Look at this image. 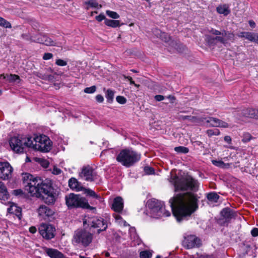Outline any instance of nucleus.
<instances>
[{
	"instance_id": "f257e3e1",
	"label": "nucleus",
	"mask_w": 258,
	"mask_h": 258,
	"mask_svg": "<svg viewBox=\"0 0 258 258\" xmlns=\"http://www.w3.org/2000/svg\"><path fill=\"white\" fill-rule=\"evenodd\" d=\"M23 181L25 189L31 196L42 197L44 202L48 204L54 203L56 195L50 180L43 179L40 177L25 173L23 174Z\"/></svg>"
},
{
	"instance_id": "f03ea898",
	"label": "nucleus",
	"mask_w": 258,
	"mask_h": 258,
	"mask_svg": "<svg viewBox=\"0 0 258 258\" xmlns=\"http://www.w3.org/2000/svg\"><path fill=\"white\" fill-rule=\"evenodd\" d=\"M198 197L191 192L178 194L169 201L173 214L178 222L189 217L198 208Z\"/></svg>"
},
{
	"instance_id": "7ed1b4c3",
	"label": "nucleus",
	"mask_w": 258,
	"mask_h": 258,
	"mask_svg": "<svg viewBox=\"0 0 258 258\" xmlns=\"http://www.w3.org/2000/svg\"><path fill=\"white\" fill-rule=\"evenodd\" d=\"M141 158V154L132 149H125L121 150L117 155L116 159L122 166L129 168L138 162Z\"/></svg>"
},
{
	"instance_id": "20e7f679",
	"label": "nucleus",
	"mask_w": 258,
	"mask_h": 258,
	"mask_svg": "<svg viewBox=\"0 0 258 258\" xmlns=\"http://www.w3.org/2000/svg\"><path fill=\"white\" fill-rule=\"evenodd\" d=\"M27 146L35 150L46 152L50 150L51 142L45 135H34L27 138Z\"/></svg>"
},
{
	"instance_id": "39448f33",
	"label": "nucleus",
	"mask_w": 258,
	"mask_h": 258,
	"mask_svg": "<svg viewBox=\"0 0 258 258\" xmlns=\"http://www.w3.org/2000/svg\"><path fill=\"white\" fill-rule=\"evenodd\" d=\"M170 181L174 184L176 191L188 189L197 190L198 188V181L190 176L179 178L175 175L171 177Z\"/></svg>"
},
{
	"instance_id": "423d86ee",
	"label": "nucleus",
	"mask_w": 258,
	"mask_h": 258,
	"mask_svg": "<svg viewBox=\"0 0 258 258\" xmlns=\"http://www.w3.org/2000/svg\"><path fill=\"white\" fill-rule=\"evenodd\" d=\"M150 210L151 216L155 218L167 217L170 216V212L165 209L164 202L156 199L149 200L147 203Z\"/></svg>"
},
{
	"instance_id": "0eeeda50",
	"label": "nucleus",
	"mask_w": 258,
	"mask_h": 258,
	"mask_svg": "<svg viewBox=\"0 0 258 258\" xmlns=\"http://www.w3.org/2000/svg\"><path fill=\"white\" fill-rule=\"evenodd\" d=\"M92 238V234L90 232L83 229H78L75 231L72 243L74 245L87 247L91 243Z\"/></svg>"
},
{
	"instance_id": "6e6552de",
	"label": "nucleus",
	"mask_w": 258,
	"mask_h": 258,
	"mask_svg": "<svg viewBox=\"0 0 258 258\" xmlns=\"http://www.w3.org/2000/svg\"><path fill=\"white\" fill-rule=\"evenodd\" d=\"M66 204L69 208H82L89 209L90 206L84 198L79 195L70 194L66 197Z\"/></svg>"
},
{
	"instance_id": "1a4fd4ad",
	"label": "nucleus",
	"mask_w": 258,
	"mask_h": 258,
	"mask_svg": "<svg viewBox=\"0 0 258 258\" xmlns=\"http://www.w3.org/2000/svg\"><path fill=\"white\" fill-rule=\"evenodd\" d=\"M69 187L73 190L77 191H84L87 196L92 198L99 202L102 201V198L100 195H97L94 190L90 188H85L83 187L82 184L75 178H71L69 180Z\"/></svg>"
},
{
	"instance_id": "9d476101",
	"label": "nucleus",
	"mask_w": 258,
	"mask_h": 258,
	"mask_svg": "<svg viewBox=\"0 0 258 258\" xmlns=\"http://www.w3.org/2000/svg\"><path fill=\"white\" fill-rule=\"evenodd\" d=\"M10 146L11 149L16 153H21L27 146V138H19L14 137L10 140Z\"/></svg>"
},
{
	"instance_id": "9b49d317",
	"label": "nucleus",
	"mask_w": 258,
	"mask_h": 258,
	"mask_svg": "<svg viewBox=\"0 0 258 258\" xmlns=\"http://www.w3.org/2000/svg\"><path fill=\"white\" fill-rule=\"evenodd\" d=\"M84 224L87 223L91 227L96 228L97 232L99 233L101 231H104L107 228V224L102 218L93 217L89 218L84 221Z\"/></svg>"
},
{
	"instance_id": "f8f14e48",
	"label": "nucleus",
	"mask_w": 258,
	"mask_h": 258,
	"mask_svg": "<svg viewBox=\"0 0 258 258\" xmlns=\"http://www.w3.org/2000/svg\"><path fill=\"white\" fill-rule=\"evenodd\" d=\"M79 175L81 178L88 181H93L98 178L97 173L90 166L83 167Z\"/></svg>"
},
{
	"instance_id": "ddd939ff",
	"label": "nucleus",
	"mask_w": 258,
	"mask_h": 258,
	"mask_svg": "<svg viewBox=\"0 0 258 258\" xmlns=\"http://www.w3.org/2000/svg\"><path fill=\"white\" fill-rule=\"evenodd\" d=\"M55 228L51 224H42L39 228V232L46 239H51L54 236Z\"/></svg>"
},
{
	"instance_id": "4468645a",
	"label": "nucleus",
	"mask_w": 258,
	"mask_h": 258,
	"mask_svg": "<svg viewBox=\"0 0 258 258\" xmlns=\"http://www.w3.org/2000/svg\"><path fill=\"white\" fill-rule=\"evenodd\" d=\"M13 167L8 162H0V178L4 180L9 179L12 176Z\"/></svg>"
},
{
	"instance_id": "2eb2a0df",
	"label": "nucleus",
	"mask_w": 258,
	"mask_h": 258,
	"mask_svg": "<svg viewBox=\"0 0 258 258\" xmlns=\"http://www.w3.org/2000/svg\"><path fill=\"white\" fill-rule=\"evenodd\" d=\"M200 244V239L194 235L184 236V239L183 241V245L187 248L199 247Z\"/></svg>"
},
{
	"instance_id": "dca6fc26",
	"label": "nucleus",
	"mask_w": 258,
	"mask_h": 258,
	"mask_svg": "<svg viewBox=\"0 0 258 258\" xmlns=\"http://www.w3.org/2000/svg\"><path fill=\"white\" fill-rule=\"evenodd\" d=\"M37 212L39 218L43 220H47L54 214V211L51 209L44 205L39 206Z\"/></svg>"
},
{
	"instance_id": "f3484780",
	"label": "nucleus",
	"mask_w": 258,
	"mask_h": 258,
	"mask_svg": "<svg viewBox=\"0 0 258 258\" xmlns=\"http://www.w3.org/2000/svg\"><path fill=\"white\" fill-rule=\"evenodd\" d=\"M37 38H36L35 41H36L37 43H39L41 44H43L46 46H60L61 44L59 43H57L53 40H52L51 38L48 37L46 35L44 34H38L37 35Z\"/></svg>"
},
{
	"instance_id": "a211bd4d",
	"label": "nucleus",
	"mask_w": 258,
	"mask_h": 258,
	"mask_svg": "<svg viewBox=\"0 0 258 258\" xmlns=\"http://www.w3.org/2000/svg\"><path fill=\"white\" fill-rule=\"evenodd\" d=\"M123 208V201L121 197L115 198L111 204V209L116 213H120Z\"/></svg>"
},
{
	"instance_id": "6ab92c4d",
	"label": "nucleus",
	"mask_w": 258,
	"mask_h": 258,
	"mask_svg": "<svg viewBox=\"0 0 258 258\" xmlns=\"http://www.w3.org/2000/svg\"><path fill=\"white\" fill-rule=\"evenodd\" d=\"M205 119H206V122L209 123V126H211L221 127H227L228 126L227 123L215 117H209L207 119L205 118Z\"/></svg>"
},
{
	"instance_id": "aec40b11",
	"label": "nucleus",
	"mask_w": 258,
	"mask_h": 258,
	"mask_svg": "<svg viewBox=\"0 0 258 258\" xmlns=\"http://www.w3.org/2000/svg\"><path fill=\"white\" fill-rule=\"evenodd\" d=\"M44 252L50 258H63L64 255L62 253L58 251L57 249L48 248L45 247L43 248Z\"/></svg>"
},
{
	"instance_id": "412c9836",
	"label": "nucleus",
	"mask_w": 258,
	"mask_h": 258,
	"mask_svg": "<svg viewBox=\"0 0 258 258\" xmlns=\"http://www.w3.org/2000/svg\"><path fill=\"white\" fill-rule=\"evenodd\" d=\"M221 216L226 221H229L233 218H235L237 214L236 212L229 208H224L221 211Z\"/></svg>"
},
{
	"instance_id": "4be33fe9",
	"label": "nucleus",
	"mask_w": 258,
	"mask_h": 258,
	"mask_svg": "<svg viewBox=\"0 0 258 258\" xmlns=\"http://www.w3.org/2000/svg\"><path fill=\"white\" fill-rule=\"evenodd\" d=\"M257 112L258 109L245 108L241 111V113L243 116L256 119Z\"/></svg>"
},
{
	"instance_id": "5701e85b",
	"label": "nucleus",
	"mask_w": 258,
	"mask_h": 258,
	"mask_svg": "<svg viewBox=\"0 0 258 258\" xmlns=\"http://www.w3.org/2000/svg\"><path fill=\"white\" fill-rule=\"evenodd\" d=\"M9 198V195L4 183L0 182V200L6 201Z\"/></svg>"
},
{
	"instance_id": "b1692460",
	"label": "nucleus",
	"mask_w": 258,
	"mask_h": 258,
	"mask_svg": "<svg viewBox=\"0 0 258 258\" xmlns=\"http://www.w3.org/2000/svg\"><path fill=\"white\" fill-rule=\"evenodd\" d=\"M8 212L9 213L13 214L17 216L19 219L21 217V208L15 204H13L8 208Z\"/></svg>"
},
{
	"instance_id": "393cba45",
	"label": "nucleus",
	"mask_w": 258,
	"mask_h": 258,
	"mask_svg": "<svg viewBox=\"0 0 258 258\" xmlns=\"http://www.w3.org/2000/svg\"><path fill=\"white\" fill-rule=\"evenodd\" d=\"M217 12L220 14H223L224 16L228 15L230 13V10L227 5H221L217 8Z\"/></svg>"
},
{
	"instance_id": "a878e982",
	"label": "nucleus",
	"mask_w": 258,
	"mask_h": 258,
	"mask_svg": "<svg viewBox=\"0 0 258 258\" xmlns=\"http://www.w3.org/2000/svg\"><path fill=\"white\" fill-rule=\"evenodd\" d=\"M85 5H87L86 9L88 10L90 8L94 9H99L101 8V5H99L96 0H89L84 2Z\"/></svg>"
},
{
	"instance_id": "bb28decb",
	"label": "nucleus",
	"mask_w": 258,
	"mask_h": 258,
	"mask_svg": "<svg viewBox=\"0 0 258 258\" xmlns=\"http://www.w3.org/2000/svg\"><path fill=\"white\" fill-rule=\"evenodd\" d=\"M245 39H247L250 42L258 44V33L247 32Z\"/></svg>"
},
{
	"instance_id": "cd10ccee",
	"label": "nucleus",
	"mask_w": 258,
	"mask_h": 258,
	"mask_svg": "<svg viewBox=\"0 0 258 258\" xmlns=\"http://www.w3.org/2000/svg\"><path fill=\"white\" fill-rule=\"evenodd\" d=\"M104 24L112 28H116L120 26V22L118 20H114L106 19L105 20Z\"/></svg>"
},
{
	"instance_id": "c85d7f7f",
	"label": "nucleus",
	"mask_w": 258,
	"mask_h": 258,
	"mask_svg": "<svg viewBox=\"0 0 258 258\" xmlns=\"http://www.w3.org/2000/svg\"><path fill=\"white\" fill-rule=\"evenodd\" d=\"M212 162L214 165L223 169L228 168L230 166V164L225 163L221 160H213L212 161Z\"/></svg>"
},
{
	"instance_id": "c756f323",
	"label": "nucleus",
	"mask_w": 258,
	"mask_h": 258,
	"mask_svg": "<svg viewBox=\"0 0 258 258\" xmlns=\"http://www.w3.org/2000/svg\"><path fill=\"white\" fill-rule=\"evenodd\" d=\"M160 37L162 40L168 43L169 45L172 47H174V42L171 40V37L167 34L164 32L161 33Z\"/></svg>"
},
{
	"instance_id": "7c9ffc66",
	"label": "nucleus",
	"mask_w": 258,
	"mask_h": 258,
	"mask_svg": "<svg viewBox=\"0 0 258 258\" xmlns=\"http://www.w3.org/2000/svg\"><path fill=\"white\" fill-rule=\"evenodd\" d=\"M211 33H212L213 35L218 36V35H222V36H228L230 34L232 35V34H230L229 32L226 31L225 30H223L222 31H219L218 30H217L216 29H211V30L209 31Z\"/></svg>"
},
{
	"instance_id": "2f4dec72",
	"label": "nucleus",
	"mask_w": 258,
	"mask_h": 258,
	"mask_svg": "<svg viewBox=\"0 0 258 258\" xmlns=\"http://www.w3.org/2000/svg\"><path fill=\"white\" fill-rule=\"evenodd\" d=\"M207 198L209 201L216 203L218 202L220 197L216 192H212L208 194Z\"/></svg>"
},
{
	"instance_id": "473e14b6",
	"label": "nucleus",
	"mask_w": 258,
	"mask_h": 258,
	"mask_svg": "<svg viewBox=\"0 0 258 258\" xmlns=\"http://www.w3.org/2000/svg\"><path fill=\"white\" fill-rule=\"evenodd\" d=\"M119 213H115L113 214V217L114 219H115V221L116 222H117L119 224H122L126 226L127 225H128L126 222L125 221H123L120 216V215L119 214Z\"/></svg>"
},
{
	"instance_id": "72a5a7b5",
	"label": "nucleus",
	"mask_w": 258,
	"mask_h": 258,
	"mask_svg": "<svg viewBox=\"0 0 258 258\" xmlns=\"http://www.w3.org/2000/svg\"><path fill=\"white\" fill-rule=\"evenodd\" d=\"M179 118L182 120L187 119L191 122H196L198 121V118L196 116L188 115H180Z\"/></svg>"
},
{
	"instance_id": "f704fd0d",
	"label": "nucleus",
	"mask_w": 258,
	"mask_h": 258,
	"mask_svg": "<svg viewBox=\"0 0 258 258\" xmlns=\"http://www.w3.org/2000/svg\"><path fill=\"white\" fill-rule=\"evenodd\" d=\"M114 93L113 91L110 89H108L106 91V98L107 101L109 103H111L114 98Z\"/></svg>"
},
{
	"instance_id": "c9c22d12",
	"label": "nucleus",
	"mask_w": 258,
	"mask_h": 258,
	"mask_svg": "<svg viewBox=\"0 0 258 258\" xmlns=\"http://www.w3.org/2000/svg\"><path fill=\"white\" fill-rule=\"evenodd\" d=\"M0 26L6 28H11L12 27L11 23L6 20L0 17Z\"/></svg>"
},
{
	"instance_id": "e433bc0d",
	"label": "nucleus",
	"mask_w": 258,
	"mask_h": 258,
	"mask_svg": "<svg viewBox=\"0 0 258 258\" xmlns=\"http://www.w3.org/2000/svg\"><path fill=\"white\" fill-rule=\"evenodd\" d=\"M17 80H20V77L17 75L10 74L7 75V80H8L10 83L14 82Z\"/></svg>"
},
{
	"instance_id": "4c0bfd02",
	"label": "nucleus",
	"mask_w": 258,
	"mask_h": 258,
	"mask_svg": "<svg viewBox=\"0 0 258 258\" xmlns=\"http://www.w3.org/2000/svg\"><path fill=\"white\" fill-rule=\"evenodd\" d=\"M106 14L108 17H109L112 19H118L120 17L119 15L116 12H114V11L107 10L106 11Z\"/></svg>"
},
{
	"instance_id": "58836bf2",
	"label": "nucleus",
	"mask_w": 258,
	"mask_h": 258,
	"mask_svg": "<svg viewBox=\"0 0 258 258\" xmlns=\"http://www.w3.org/2000/svg\"><path fill=\"white\" fill-rule=\"evenodd\" d=\"M174 150L177 153H187L189 150L187 148L183 146H178L174 148Z\"/></svg>"
},
{
	"instance_id": "ea45409f",
	"label": "nucleus",
	"mask_w": 258,
	"mask_h": 258,
	"mask_svg": "<svg viewBox=\"0 0 258 258\" xmlns=\"http://www.w3.org/2000/svg\"><path fill=\"white\" fill-rule=\"evenodd\" d=\"M129 233L130 234L131 238L133 239L134 240H136L138 239V236L136 233V231L135 227H131L130 228Z\"/></svg>"
},
{
	"instance_id": "a19ab883",
	"label": "nucleus",
	"mask_w": 258,
	"mask_h": 258,
	"mask_svg": "<svg viewBox=\"0 0 258 258\" xmlns=\"http://www.w3.org/2000/svg\"><path fill=\"white\" fill-rule=\"evenodd\" d=\"M207 134L209 137L218 136L220 134V131L217 128L210 129L207 131Z\"/></svg>"
},
{
	"instance_id": "79ce46f5",
	"label": "nucleus",
	"mask_w": 258,
	"mask_h": 258,
	"mask_svg": "<svg viewBox=\"0 0 258 258\" xmlns=\"http://www.w3.org/2000/svg\"><path fill=\"white\" fill-rule=\"evenodd\" d=\"M227 36L218 35L214 37V39L215 40L216 43L220 42L222 44H225L227 40V39H225V37Z\"/></svg>"
},
{
	"instance_id": "37998d69",
	"label": "nucleus",
	"mask_w": 258,
	"mask_h": 258,
	"mask_svg": "<svg viewBox=\"0 0 258 258\" xmlns=\"http://www.w3.org/2000/svg\"><path fill=\"white\" fill-rule=\"evenodd\" d=\"M22 38L27 41L32 42H36V38H33L31 37V34H23L21 35Z\"/></svg>"
},
{
	"instance_id": "c03bdc74",
	"label": "nucleus",
	"mask_w": 258,
	"mask_h": 258,
	"mask_svg": "<svg viewBox=\"0 0 258 258\" xmlns=\"http://www.w3.org/2000/svg\"><path fill=\"white\" fill-rule=\"evenodd\" d=\"M152 253L150 251L145 250L141 251L140 253V258H151Z\"/></svg>"
},
{
	"instance_id": "a18cd8bd",
	"label": "nucleus",
	"mask_w": 258,
	"mask_h": 258,
	"mask_svg": "<svg viewBox=\"0 0 258 258\" xmlns=\"http://www.w3.org/2000/svg\"><path fill=\"white\" fill-rule=\"evenodd\" d=\"M252 139V137L249 133H244L243 134L242 142L243 143H246L250 141Z\"/></svg>"
},
{
	"instance_id": "49530a36",
	"label": "nucleus",
	"mask_w": 258,
	"mask_h": 258,
	"mask_svg": "<svg viewBox=\"0 0 258 258\" xmlns=\"http://www.w3.org/2000/svg\"><path fill=\"white\" fill-rule=\"evenodd\" d=\"M13 194L15 196H18L19 197H24L25 196V193L21 189H15V190H13Z\"/></svg>"
},
{
	"instance_id": "de8ad7c7",
	"label": "nucleus",
	"mask_w": 258,
	"mask_h": 258,
	"mask_svg": "<svg viewBox=\"0 0 258 258\" xmlns=\"http://www.w3.org/2000/svg\"><path fill=\"white\" fill-rule=\"evenodd\" d=\"M144 171L146 174H154V169L153 168L150 166H145L144 167Z\"/></svg>"
},
{
	"instance_id": "09e8293b",
	"label": "nucleus",
	"mask_w": 258,
	"mask_h": 258,
	"mask_svg": "<svg viewBox=\"0 0 258 258\" xmlns=\"http://www.w3.org/2000/svg\"><path fill=\"white\" fill-rule=\"evenodd\" d=\"M116 99L117 102L121 104H124L126 102V98L124 97L121 96H117Z\"/></svg>"
},
{
	"instance_id": "8fccbe9b",
	"label": "nucleus",
	"mask_w": 258,
	"mask_h": 258,
	"mask_svg": "<svg viewBox=\"0 0 258 258\" xmlns=\"http://www.w3.org/2000/svg\"><path fill=\"white\" fill-rule=\"evenodd\" d=\"M96 88L95 86H92L90 87L86 88L84 89V92L86 93H93L95 92Z\"/></svg>"
},
{
	"instance_id": "3c124183",
	"label": "nucleus",
	"mask_w": 258,
	"mask_h": 258,
	"mask_svg": "<svg viewBox=\"0 0 258 258\" xmlns=\"http://www.w3.org/2000/svg\"><path fill=\"white\" fill-rule=\"evenodd\" d=\"M206 40L207 41V42L208 43H209L210 44L216 43L215 40L214 39V37H212L211 36H210V35H207L206 36Z\"/></svg>"
},
{
	"instance_id": "603ef678",
	"label": "nucleus",
	"mask_w": 258,
	"mask_h": 258,
	"mask_svg": "<svg viewBox=\"0 0 258 258\" xmlns=\"http://www.w3.org/2000/svg\"><path fill=\"white\" fill-rule=\"evenodd\" d=\"M55 63L59 66H66L67 64V62L61 59H57L56 60Z\"/></svg>"
},
{
	"instance_id": "864d4df0",
	"label": "nucleus",
	"mask_w": 258,
	"mask_h": 258,
	"mask_svg": "<svg viewBox=\"0 0 258 258\" xmlns=\"http://www.w3.org/2000/svg\"><path fill=\"white\" fill-rule=\"evenodd\" d=\"M42 79L45 80L52 81L54 79V77L51 75H44Z\"/></svg>"
},
{
	"instance_id": "5fc2aeb1",
	"label": "nucleus",
	"mask_w": 258,
	"mask_h": 258,
	"mask_svg": "<svg viewBox=\"0 0 258 258\" xmlns=\"http://www.w3.org/2000/svg\"><path fill=\"white\" fill-rule=\"evenodd\" d=\"M95 19L98 22H101L102 20L105 21V20L106 19L105 16L103 14H100L99 15L96 16Z\"/></svg>"
},
{
	"instance_id": "6e6d98bb",
	"label": "nucleus",
	"mask_w": 258,
	"mask_h": 258,
	"mask_svg": "<svg viewBox=\"0 0 258 258\" xmlns=\"http://www.w3.org/2000/svg\"><path fill=\"white\" fill-rule=\"evenodd\" d=\"M53 56V55L51 53H45L44 54L43 59L44 60H48L51 59Z\"/></svg>"
},
{
	"instance_id": "4d7b16f0",
	"label": "nucleus",
	"mask_w": 258,
	"mask_h": 258,
	"mask_svg": "<svg viewBox=\"0 0 258 258\" xmlns=\"http://www.w3.org/2000/svg\"><path fill=\"white\" fill-rule=\"evenodd\" d=\"M61 170L56 167H54L52 173L54 175H58L60 174Z\"/></svg>"
},
{
	"instance_id": "13d9d810",
	"label": "nucleus",
	"mask_w": 258,
	"mask_h": 258,
	"mask_svg": "<svg viewBox=\"0 0 258 258\" xmlns=\"http://www.w3.org/2000/svg\"><path fill=\"white\" fill-rule=\"evenodd\" d=\"M96 100L99 103H102L104 101V98L102 95L98 94L96 96Z\"/></svg>"
},
{
	"instance_id": "bf43d9fd",
	"label": "nucleus",
	"mask_w": 258,
	"mask_h": 258,
	"mask_svg": "<svg viewBox=\"0 0 258 258\" xmlns=\"http://www.w3.org/2000/svg\"><path fill=\"white\" fill-rule=\"evenodd\" d=\"M251 234L254 237L258 236V228H253L251 231Z\"/></svg>"
},
{
	"instance_id": "052dcab7",
	"label": "nucleus",
	"mask_w": 258,
	"mask_h": 258,
	"mask_svg": "<svg viewBox=\"0 0 258 258\" xmlns=\"http://www.w3.org/2000/svg\"><path fill=\"white\" fill-rule=\"evenodd\" d=\"M155 99L157 101H161L163 100L164 99V97L161 95H157L155 96Z\"/></svg>"
},
{
	"instance_id": "680f3d73",
	"label": "nucleus",
	"mask_w": 258,
	"mask_h": 258,
	"mask_svg": "<svg viewBox=\"0 0 258 258\" xmlns=\"http://www.w3.org/2000/svg\"><path fill=\"white\" fill-rule=\"evenodd\" d=\"M41 165L44 167V168H47L49 166V162L48 161L46 160H43L41 163Z\"/></svg>"
},
{
	"instance_id": "e2e57ef3",
	"label": "nucleus",
	"mask_w": 258,
	"mask_h": 258,
	"mask_svg": "<svg viewBox=\"0 0 258 258\" xmlns=\"http://www.w3.org/2000/svg\"><path fill=\"white\" fill-rule=\"evenodd\" d=\"M247 32H241L237 34V36L240 38H245L246 35H247Z\"/></svg>"
},
{
	"instance_id": "0e129e2a",
	"label": "nucleus",
	"mask_w": 258,
	"mask_h": 258,
	"mask_svg": "<svg viewBox=\"0 0 258 258\" xmlns=\"http://www.w3.org/2000/svg\"><path fill=\"white\" fill-rule=\"evenodd\" d=\"M37 231V229L35 226H31L29 228V232L32 234L35 233Z\"/></svg>"
},
{
	"instance_id": "69168bd1",
	"label": "nucleus",
	"mask_w": 258,
	"mask_h": 258,
	"mask_svg": "<svg viewBox=\"0 0 258 258\" xmlns=\"http://www.w3.org/2000/svg\"><path fill=\"white\" fill-rule=\"evenodd\" d=\"M190 258H211L210 256L208 255H200L198 256H195L194 255H190L189 256Z\"/></svg>"
},
{
	"instance_id": "338daca9",
	"label": "nucleus",
	"mask_w": 258,
	"mask_h": 258,
	"mask_svg": "<svg viewBox=\"0 0 258 258\" xmlns=\"http://www.w3.org/2000/svg\"><path fill=\"white\" fill-rule=\"evenodd\" d=\"M224 141L228 143V144H230L231 142V138L230 136H227L224 137Z\"/></svg>"
},
{
	"instance_id": "774afa93",
	"label": "nucleus",
	"mask_w": 258,
	"mask_h": 258,
	"mask_svg": "<svg viewBox=\"0 0 258 258\" xmlns=\"http://www.w3.org/2000/svg\"><path fill=\"white\" fill-rule=\"evenodd\" d=\"M248 23H249V26H250L251 28H255V25H255V22H254L253 21H252V20H249V22H248Z\"/></svg>"
}]
</instances>
